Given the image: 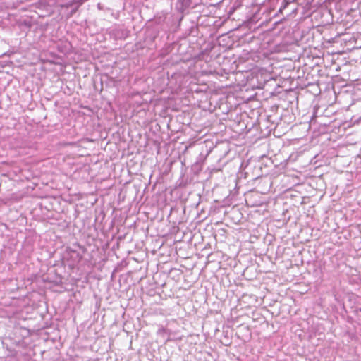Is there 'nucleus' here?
Masks as SVG:
<instances>
[{"label": "nucleus", "mask_w": 361, "mask_h": 361, "mask_svg": "<svg viewBox=\"0 0 361 361\" xmlns=\"http://www.w3.org/2000/svg\"><path fill=\"white\" fill-rule=\"evenodd\" d=\"M283 10H281V8L279 10V13H282Z\"/></svg>", "instance_id": "3"}, {"label": "nucleus", "mask_w": 361, "mask_h": 361, "mask_svg": "<svg viewBox=\"0 0 361 361\" xmlns=\"http://www.w3.org/2000/svg\"><path fill=\"white\" fill-rule=\"evenodd\" d=\"M289 4L290 1L288 0H284L283 4L281 6V10L285 9Z\"/></svg>", "instance_id": "2"}, {"label": "nucleus", "mask_w": 361, "mask_h": 361, "mask_svg": "<svg viewBox=\"0 0 361 361\" xmlns=\"http://www.w3.org/2000/svg\"><path fill=\"white\" fill-rule=\"evenodd\" d=\"M183 6H185V7H189L190 5V0H179Z\"/></svg>", "instance_id": "1"}]
</instances>
